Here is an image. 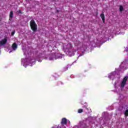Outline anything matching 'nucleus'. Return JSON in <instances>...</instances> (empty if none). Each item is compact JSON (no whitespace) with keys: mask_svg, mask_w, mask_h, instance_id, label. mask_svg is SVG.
Segmentation results:
<instances>
[{"mask_svg":"<svg viewBox=\"0 0 128 128\" xmlns=\"http://www.w3.org/2000/svg\"><path fill=\"white\" fill-rule=\"evenodd\" d=\"M125 116H128V110H126L124 112Z\"/></svg>","mask_w":128,"mask_h":128,"instance_id":"nucleus-8","label":"nucleus"},{"mask_svg":"<svg viewBox=\"0 0 128 128\" xmlns=\"http://www.w3.org/2000/svg\"><path fill=\"white\" fill-rule=\"evenodd\" d=\"M12 18H14V11L11 10L9 15V20H12Z\"/></svg>","mask_w":128,"mask_h":128,"instance_id":"nucleus-4","label":"nucleus"},{"mask_svg":"<svg viewBox=\"0 0 128 128\" xmlns=\"http://www.w3.org/2000/svg\"><path fill=\"white\" fill-rule=\"evenodd\" d=\"M100 18H102V22L104 23L106 22V18L104 17V13H102L100 15Z\"/></svg>","mask_w":128,"mask_h":128,"instance_id":"nucleus-6","label":"nucleus"},{"mask_svg":"<svg viewBox=\"0 0 128 128\" xmlns=\"http://www.w3.org/2000/svg\"><path fill=\"white\" fill-rule=\"evenodd\" d=\"M12 50H16V48H18V44H16V43H14L12 44Z\"/></svg>","mask_w":128,"mask_h":128,"instance_id":"nucleus-7","label":"nucleus"},{"mask_svg":"<svg viewBox=\"0 0 128 128\" xmlns=\"http://www.w3.org/2000/svg\"><path fill=\"white\" fill-rule=\"evenodd\" d=\"M84 112V110L82 108L78 109V114H82V112Z\"/></svg>","mask_w":128,"mask_h":128,"instance_id":"nucleus-10","label":"nucleus"},{"mask_svg":"<svg viewBox=\"0 0 128 128\" xmlns=\"http://www.w3.org/2000/svg\"><path fill=\"white\" fill-rule=\"evenodd\" d=\"M62 124H68V120L66 118H62L61 122Z\"/></svg>","mask_w":128,"mask_h":128,"instance_id":"nucleus-5","label":"nucleus"},{"mask_svg":"<svg viewBox=\"0 0 128 128\" xmlns=\"http://www.w3.org/2000/svg\"><path fill=\"white\" fill-rule=\"evenodd\" d=\"M122 10H124V7L122 5H120V11L122 12Z\"/></svg>","mask_w":128,"mask_h":128,"instance_id":"nucleus-9","label":"nucleus"},{"mask_svg":"<svg viewBox=\"0 0 128 128\" xmlns=\"http://www.w3.org/2000/svg\"><path fill=\"white\" fill-rule=\"evenodd\" d=\"M128 76H126L122 80V82H121V88H124V86H126V82L128 81Z\"/></svg>","mask_w":128,"mask_h":128,"instance_id":"nucleus-2","label":"nucleus"},{"mask_svg":"<svg viewBox=\"0 0 128 128\" xmlns=\"http://www.w3.org/2000/svg\"><path fill=\"white\" fill-rule=\"evenodd\" d=\"M14 34H16V30H14L12 32V36H14Z\"/></svg>","mask_w":128,"mask_h":128,"instance_id":"nucleus-11","label":"nucleus"},{"mask_svg":"<svg viewBox=\"0 0 128 128\" xmlns=\"http://www.w3.org/2000/svg\"><path fill=\"white\" fill-rule=\"evenodd\" d=\"M30 26L31 29L34 32H36L38 30V24L36 23L34 20H31L30 22Z\"/></svg>","mask_w":128,"mask_h":128,"instance_id":"nucleus-1","label":"nucleus"},{"mask_svg":"<svg viewBox=\"0 0 128 128\" xmlns=\"http://www.w3.org/2000/svg\"><path fill=\"white\" fill-rule=\"evenodd\" d=\"M7 42H8V39H6V38H4V39L0 40V46H4V44H6Z\"/></svg>","mask_w":128,"mask_h":128,"instance_id":"nucleus-3","label":"nucleus"},{"mask_svg":"<svg viewBox=\"0 0 128 128\" xmlns=\"http://www.w3.org/2000/svg\"><path fill=\"white\" fill-rule=\"evenodd\" d=\"M19 14H22V10H18Z\"/></svg>","mask_w":128,"mask_h":128,"instance_id":"nucleus-12","label":"nucleus"}]
</instances>
